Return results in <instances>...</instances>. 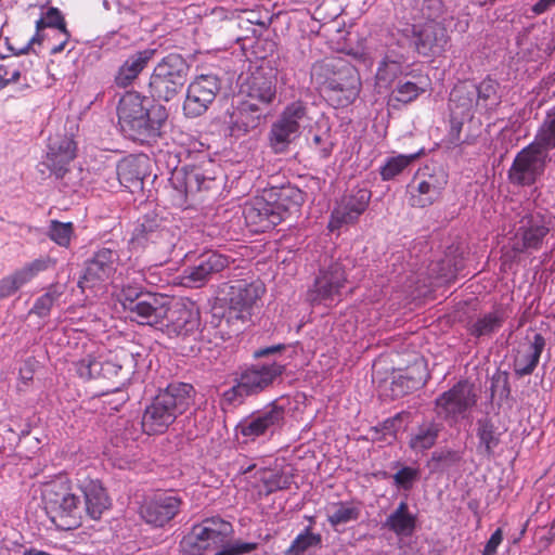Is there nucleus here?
<instances>
[{
    "instance_id": "48",
    "label": "nucleus",
    "mask_w": 555,
    "mask_h": 555,
    "mask_svg": "<svg viewBox=\"0 0 555 555\" xmlns=\"http://www.w3.org/2000/svg\"><path fill=\"white\" fill-rule=\"evenodd\" d=\"M401 75H409L405 73L402 62L386 55L377 67L376 80L379 85L389 86Z\"/></svg>"
},
{
    "instance_id": "53",
    "label": "nucleus",
    "mask_w": 555,
    "mask_h": 555,
    "mask_svg": "<svg viewBox=\"0 0 555 555\" xmlns=\"http://www.w3.org/2000/svg\"><path fill=\"white\" fill-rule=\"evenodd\" d=\"M26 64L9 61L8 63L0 64V89L5 88L11 83H15L22 76H26Z\"/></svg>"
},
{
    "instance_id": "30",
    "label": "nucleus",
    "mask_w": 555,
    "mask_h": 555,
    "mask_svg": "<svg viewBox=\"0 0 555 555\" xmlns=\"http://www.w3.org/2000/svg\"><path fill=\"white\" fill-rule=\"evenodd\" d=\"M240 92L245 101L268 105L276 95L275 79L271 75L256 72L242 83Z\"/></svg>"
},
{
    "instance_id": "28",
    "label": "nucleus",
    "mask_w": 555,
    "mask_h": 555,
    "mask_svg": "<svg viewBox=\"0 0 555 555\" xmlns=\"http://www.w3.org/2000/svg\"><path fill=\"white\" fill-rule=\"evenodd\" d=\"M545 348V338L535 333L532 339L520 344L513 358V371L517 377L531 375L537 369Z\"/></svg>"
},
{
    "instance_id": "34",
    "label": "nucleus",
    "mask_w": 555,
    "mask_h": 555,
    "mask_svg": "<svg viewBox=\"0 0 555 555\" xmlns=\"http://www.w3.org/2000/svg\"><path fill=\"white\" fill-rule=\"evenodd\" d=\"M154 54V49H145L129 55L115 76L116 85L121 88L130 86L146 67Z\"/></svg>"
},
{
    "instance_id": "21",
    "label": "nucleus",
    "mask_w": 555,
    "mask_h": 555,
    "mask_svg": "<svg viewBox=\"0 0 555 555\" xmlns=\"http://www.w3.org/2000/svg\"><path fill=\"white\" fill-rule=\"evenodd\" d=\"M550 228L542 216L526 215L520 219L512 238V250L518 254L539 250Z\"/></svg>"
},
{
    "instance_id": "49",
    "label": "nucleus",
    "mask_w": 555,
    "mask_h": 555,
    "mask_svg": "<svg viewBox=\"0 0 555 555\" xmlns=\"http://www.w3.org/2000/svg\"><path fill=\"white\" fill-rule=\"evenodd\" d=\"M64 286L57 283L51 284L47 292L38 297L30 309V313L39 318H47L50 314L54 302L63 295Z\"/></svg>"
},
{
    "instance_id": "63",
    "label": "nucleus",
    "mask_w": 555,
    "mask_h": 555,
    "mask_svg": "<svg viewBox=\"0 0 555 555\" xmlns=\"http://www.w3.org/2000/svg\"><path fill=\"white\" fill-rule=\"evenodd\" d=\"M332 152L331 147H324L321 150L322 157H328Z\"/></svg>"
},
{
    "instance_id": "44",
    "label": "nucleus",
    "mask_w": 555,
    "mask_h": 555,
    "mask_svg": "<svg viewBox=\"0 0 555 555\" xmlns=\"http://www.w3.org/2000/svg\"><path fill=\"white\" fill-rule=\"evenodd\" d=\"M258 474L266 495L279 490L288 489L292 483L293 475L281 469L263 468Z\"/></svg>"
},
{
    "instance_id": "42",
    "label": "nucleus",
    "mask_w": 555,
    "mask_h": 555,
    "mask_svg": "<svg viewBox=\"0 0 555 555\" xmlns=\"http://www.w3.org/2000/svg\"><path fill=\"white\" fill-rule=\"evenodd\" d=\"M115 175L119 184L126 189L132 190L142 185V171L137 158L129 157L120 160L116 166Z\"/></svg>"
},
{
    "instance_id": "23",
    "label": "nucleus",
    "mask_w": 555,
    "mask_h": 555,
    "mask_svg": "<svg viewBox=\"0 0 555 555\" xmlns=\"http://www.w3.org/2000/svg\"><path fill=\"white\" fill-rule=\"evenodd\" d=\"M55 263V260L50 257H40L2 278L0 280V300L15 294L39 273L54 268Z\"/></svg>"
},
{
    "instance_id": "1",
    "label": "nucleus",
    "mask_w": 555,
    "mask_h": 555,
    "mask_svg": "<svg viewBox=\"0 0 555 555\" xmlns=\"http://www.w3.org/2000/svg\"><path fill=\"white\" fill-rule=\"evenodd\" d=\"M233 531L232 524L219 516L205 518L181 540V551L185 555H203L209 550L220 548L215 555H243L258 547L255 542H229Z\"/></svg>"
},
{
    "instance_id": "61",
    "label": "nucleus",
    "mask_w": 555,
    "mask_h": 555,
    "mask_svg": "<svg viewBox=\"0 0 555 555\" xmlns=\"http://www.w3.org/2000/svg\"><path fill=\"white\" fill-rule=\"evenodd\" d=\"M21 376L25 382L33 379V373L30 370H21Z\"/></svg>"
},
{
    "instance_id": "40",
    "label": "nucleus",
    "mask_w": 555,
    "mask_h": 555,
    "mask_svg": "<svg viewBox=\"0 0 555 555\" xmlns=\"http://www.w3.org/2000/svg\"><path fill=\"white\" fill-rule=\"evenodd\" d=\"M440 431V424L434 421L424 422L411 434L409 447L416 453L424 452L435 446Z\"/></svg>"
},
{
    "instance_id": "54",
    "label": "nucleus",
    "mask_w": 555,
    "mask_h": 555,
    "mask_svg": "<svg viewBox=\"0 0 555 555\" xmlns=\"http://www.w3.org/2000/svg\"><path fill=\"white\" fill-rule=\"evenodd\" d=\"M462 461V453L456 450L443 449L431 454L430 463L436 469H448Z\"/></svg>"
},
{
    "instance_id": "4",
    "label": "nucleus",
    "mask_w": 555,
    "mask_h": 555,
    "mask_svg": "<svg viewBox=\"0 0 555 555\" xmlns=\"http://www.w3.org/2000/svg\"><path fill=\"white\" fill-rule=\"evenodd\" d=\"M42 501L51 520L63 530L80 526L83 508L80 496L64 480L48 482L42 488Z\"/></svg>"
},
{
    "instance_id": "12",
    "label": "nucleus",
    "mask_w": 555,
    "mask_h": 555,
    "mask_svg": "<svg viewBox=\"0 0 555 555\" xmlns=\"http://www.w3.org/2000/svg\"><path fill=\"white\" fill-rule=\"evenodd\" d=\"M130 361L129 356L121 351V356L112 352L99 357L88 354L74 365L76 373L83 379L103 377L121 385L128 379V373L122 372L124 364Z\"/></svg>"
},
{
    "instance_id": "8",
    "label": "nucleus",
    "mask_w": 555,
    "mask_h": 555,
    "mask_svg": "<svg viewBox=\"0 0 555 555\" xmlns=\"http://www.w3.org/2000/svg\"><path fill=\"white\" fill-rule=\"evenodd\" d=\"M124 309L132 321L143 325H153L165 315L164 295L145 293L139 285L124 284L118 295Z\"/></svg>"
},
{
    "instance_id": "3",
    "label": "nucleus",
    "mask_w": 555,
    "mask_h": 555,
    "mask_svg": "<svg viewBox=\"0 0 555 555\" xmlns=\"http://www.w3.org/2000/svg\"><path fill=\"white\" fill-rule=\"evenodd\" d=\"M191 384L172 383L159 391L145 408L142 428L147 435L165 433L176 418L183 414L193 401Z\"/></svg>"
},
{
    "instance_id": "59",
    "label": "nucleus",
    "mask_w": 555,
    "mask_h": 555,
    "mask_svg": "<svg viewBox=\"0 0 555 555\" xmlns=\"http://www.w3.org/2000/svg\"><path fill=\"white\" fill-rule=\"evenodd\" d=\"M555 4L551 0H539L535 4H533L532 12L535 15H540L548 11Z\"/></svg>"
},
{
    "instance_id": "47",
    "label": "nucleus",
    "mask_w": 555,
    "mask_h": 555,
    "mask_svg": "<svg viewBox=\"0 0 555 555\" xmlns=\"http://www.w3.org/2000/svg\"><path fill=\"white\" fill-rule=\"evenodd\" d=\"M360 516V508L349 502L333 503L327 511V520L332 527L354 521Z\"/></svg>"
},
{
    "instance_id": "27",
    "label": "nucleus",
    "mask_w": 555,
    "mask_h": 555,
    "mask_svg": "<svg viewBox=\"0 0 555 555\" xmlns=\"http://www.w3.org/2000/svg\"><path fill=\"white\" fill-rule=\"evenodd\" d=\"M75 157L76 143L70 137L55 135L49 139L46 164L56 178L64 176Z\"/></svg>"
},
{
    "instance_id": "14",
    "label": "nucleus",
    "mask_w": 555,
    "mask_h": 555,
    "mask_svg": "<svg viewBox=\"0 0 555 555\" xmlns=\"http://www.w3.org/2000/svg\"><path fill=\"white\" fill-rule=\"evenodd\" d=\"M169 304L167 297L164 296L165 315L152 326L165 327L169 336H186L193 333L199 322V313L194 304L183 301Z\"/></svg>"
},
{
    "instance_id": "57",
    "label": "nucleus",
    "mask_w": 555,
    "mask_h": 555,
    "mask_svg": "<svg viewBox=\"0 0 555 555\" xmlns=\"http://www.w3.org/2000/svg\"><path fill=\"white\" fill-rule=\"evenodd\" d=\"M59 34L61 37V41L57 44H53L50 47L51 54H57V53H61L62 51H64V49L69 40L70 35H69L68 30H64Z\"/></svg>"
},
{
    "instance_id": "60",
    "label": "nucleus",
    "mask_w": 555,
    "mask_h": 555,
    "mask_svg": "<svg viewBox=\"0 0 555 555\" xmlns=\"http://www.w3.org/2000/svg\"><path fill=\"white\" fill-rule=\"evenodd\" d=\"M398 422V418L395 417L392 420H387L385 423H384V428L387 430V434L390 435L392 438H395V433H396V429H395V426Z\"/></svg>"
},
{
    "instance_id": "46",
    "label": "nucleus",
    "mask_w": 555,
    "mask_h": 555,
    "mask_svg": "<svg viewBox=\"0 0 555 555\" xmlns=\"http://www.w3.org/2000/svg\"><path fill=\"white\" fill-rule=\"evenodd\" d=\"M420 152L404 155L399 154L388 157L385 164L379 168V175L383 181H390L403 172L418 156Z\"/></svg>"
},
{
    "instance_id": "37",
    "label": "nucleus",
    "mask_w": 555,
    "mask_h": 555,
    "mask_svg": "<svg viewBox=\"0 0 555 555\" xmlns=\"http://www.w3.org/2000/svg\"><path fill=\"white\" fill-rule=\"evenodd\" d=\"M384 527L393 532L397 537L408 538L415 531L416 516L410 512L408 503L402 501L397 508L388 515Z\"/></svg>"
},
{
    "instance_id": "50",
    "label": "nucleus",
    "mask_w": 555,
    "mask_h": 555,
    "mask_svg": "<svg viewBox=\"0 0 555 555\" xmlns=\"http://www.w3.org/2000/svg\"><path fill=\"white\" fill-rule=\"evenodd\" d=\"M532 144L540 150H544L546 154L548 150L555 147V106L547 113Z\"/></svg>"
},
{
    "instance_id": "10",
    "label": "nucleus",
    "mask_w": 555,
    "mask_h": 555,
    "mask_svg": "<svg viewBox=\"0 0 555 555\" xmlns=\"http://www.w3.org/2000/svg\"><path fill=\"white\" fill-rule=\"evenodd\" d=\"M284 370L285 365L278 362L250 365L241 373L236 384L224 392V399L230 403H241L244 397L270 387Z\"/></svg>"
},
{
    "instance_id": "56",
    "label": "nucleus",
    "mask_w": 555,
    "mask_h": 555,
    "mask_svg": "<svg viewBox=\"0 0 555 555\" xmlns=\"http://www.w3.org/2000/svg\"><path fill=\"white\" fill-rule=\"evenodd\" d=\"M502 541H503V531L501 528H498L491 534L490 539L486 543L481 555H495L498 547L502 543Z\"/></svg>"
},
{
    "instance_id": "31",
    "label": "nucleus",
    "mask_w": 555,
    "mask_h": 555,
    "mask_svg": "<svg viewBox=\"0 0 555 555\" xmlns=\"http://www.w3.org/2000/svg\"><path fill=\"white\" fill-rule=\"evenodd\" d=\"M79 489L85 498L83 512L91 519L99 520L112 505L105 488L98 479H85L80 481Z\"/></svg>"
},
{
    "instance_id": "5",
    "label": "nucleus",
    "mask_w": 555,
    "mask_h": 555,
    "mask_svg": "<svg viewBox=\"0 0 555 555\" xmlns=\"http://www.w3.org/2000/svg\"><path fill=\"white\" fill-rule=\"evenodd\" d=\"M323 89L337 106L354 102L361 90V79L354 66L341 59H332L321 65Z\"/></svg>"
},
{
    "instance_id": "36",
    "label": "nucleus",
    "mask_w": 555,
    "mask_h": 555,
    "mask_svg": "<svg viewBox=\"0 0 555 555\" xmlns=\"http://www.w3.org/2000/svg\"><path fill=\"white\" fill-rule=\"evenodd\" d=\"M46 27L53 28L57 33L67 30L64 17L59 9L50 8L46 12V15L36 22V34L27 41V43L25 46H23L21 48H16V47L11 46L8 42L9 50L12 51L16 55L28 53V51L31 49L33 44H35L36 42L37 43L41 42L42 37L40 35V31Z\"/></svg>"
},
{
    "instance_id": "9",
    "label": "nucleus",
    "mask_w": 555,
    "mask_h": 555,
    "mask_svg": "<svg viewBox=\"0 0 555 555\" xmlns=\"http://www.w3.org/2000/svg\"><path fill=\"white\" fill-rule=\"evenodd\" d=\"M308 124L307 106L301 101L286 105L271 125L268 135L270 147L274 153L285 152Z\"/></svg>"
},
{
    "instance_id": "38",
    "label": "nucleus",
    "mask_w": 555,
    "mask_h": 555,
    "mask_svg": "<svg viewBox=\"0 0 555 555\" xmlns=\"http://www.w3.org/2000/svg\"><path fill=\"white\" fill-rule=\"evenodd\" d=\"M414 80L400 79L392 90L390 101L402 104L414 102L421 94L425 93L430 86L428 76L417 74L413 76Z\"/></svg>"
},
{
    "instance_id": "64",
    "label": "nucleus",
    "mask_w": 555,
    "mask_h": 555,
    "mask_svg": "<svg viewBox=\"0 0 555 555\" xmlns=\"http://www.w3.org/2000/svg\"><path fill=\"white\" fill-rule=\"evenodd\" d=\"M312 141H313V143H314L315 145H319V144L321 143V141H322V138H321V135L315 134V135L313 137V140H312Z\"/></svg>"
},
{
    "instance_id": "25",
    "label": "nucleus",
    "mask_w": 555,
    "mask_h": 555,
    "mask_svg": "<svg viewBox=\"0 0 555 555\" xmlns=\"http://www.w3.org/2000/svg\"><path fill=\"white\" fill-rule=\"evenodd\" d=\"M266 288L260 281L246 282L236 281L228 292L230 310L237 312V318L244 319L250 314V310L258 299L263 295Z\"/></svg>"
},
{
    "instance_id": "20",
    "label": "nucleus",
    "mask_w": 555,
    "mask_h": 555,
    "mask_svg": "<svg viewBox=\"0 0 555 555\" xmlns=\"http://www.w3.org/2000/svg\"><path fill=\"white\" fill-rule=\"evenodd\" d=\"M182 499L173 491L154 494L140 507L142 519L154 527H164L180 512Z\"/></svg>"
},
{
    "instance_id": "52",
    "label": "nucleus",
    "mask_w": 555,
    "mask_h": 555,
    "mask_svg": "<svg viewBox=\"0 0 555 555\" xmlns=\"http://www.w3.org/2000/svg\"><path fill=\"white\" fill-rule=\"evenodd\" d=\"M74 227L72 222H61L52 220L49 225L48 236L59 246L68 247L70 245Z\"/></svg>"
},
{
    "instance_id": "24",
    "label": "nucleus",
    "mask_w": 555,
    "mask_h": 555,
    "mask_svg": "<svg viewBox=\"0 0 555 555\" xmlns=\"http://www.w3.org/2000/svg\"><path fill=\"white\" fill-rule=\"evenodd\" d=\"M214 181L215 177L202 166L176 168L170 177L172 188L184 196L210 189Z\"/></svg>"
},
{
    "instance_id": "33",
    "label": "nucleus",
    "mask_w": 555,
    "mask_h": 555,
    "mask_svg": "<svg viewBox=\"0 0 555 555\" xmlns=\"http://www.w3.org/2000/svg\"><path fill=\"white\" fill-rule=\"evenodd\" d=\"M475 431L478 439L477 453L491 459L494 455V450L501 442L502 431H500L494 421L489 416H482L477 420Z\"/></svg>"
},
{
    "instance_id": "19",
    "label": "nucleus",
    "mask_w": 555,
    "mask_h": 555,
    "mask_svg": "<svg viewBox=\"0 0 555 555\" xmlns=\"http://www.w3.org/2000/svg\"><path fill=\"white\" fill-rule=\"evenodd\" d=\"M546 158V152L531 143L516 155L508 170L509 181L517 185L534 183L544 171Z\"/></svg>"
},
{
    "instance_id": "6",
    "label": "nucleus",
    "mask_w": 555,
    "mask_h": 555,
    "mask_svg": "<svg viewBox=\"0 0 555 555\" xmlns=\"http://www.w3.org/2000/svg\"><path fill=\"white\" fill-rule=\"evenodd\" d=\"M189 69V64L180 54L171 53L165 56L151 75V96L157 101L172 100L186 82Z\"/></svg>"
},
{
    "instance_id": "7",
    "label": "nucleus",
    "mask_w": 555,
    "mask_h": 555,
    "mask_svg": "<svg viewBox=\"0 0 555 555\" xmlns=\"http://www.w3.org/2000/svg\"><path fill=\"white\" fill-rule=\"evenodd\" d=\"M352 268L349 258L332 259L322 264L314 279L312 287L308 291L311 304H332L340 299L341 291L347 283L348 271Z\"/></svg>"
},
{
    "instance_id": "13",
    "label": "nucleus",
    "mask_w": 555,
    "mask_h": 555,
    "mask_svg": "<svg viewBox=\"0 0 555 555\" xmlns=\"http://www.w3.org/2000/svg\"><path fill=\"white\" fill-rule=\"evenodd\" d=\"M281 201L282 197L280 201L269 202L262 196H257L246 202L243 216L250 231L266 232L281 223L288 215V208Z\"/></svg>"
},
{
    "instance_id": "45",
    "label": "nucleus",
    "mask_w": 555,
    "mask_h": 555,
    "mask_svg": "<svg viewBox=\"0 0 555 555\" xmlns=\"http://www.w3.org/2000/svg\"><path fill=\"white\" fill-rule=\"evenodd\" d=\"M322 535L313 532L311 526H307L292 541L291 545L285 550L284 555H304L311 548L321 547Z\"/></svg>"
},
{
    "instance_id": "15",
    "label": "nucleus",
    "mask_w": 555,
    "mask_h": 555,
    "mask_svg": "<svg viewBox=\"0 0 555 555\" xmlns=\"http://www.w3.org/2000/svg\"><path fill=\"white\" fill-rule=\"evenodd\" d=\"M234 262L230 256L218 250H206L198 256L193 266L185 268L181 274V284L185 287H202L216 274Z\"/></svg>"
},
{
    "instance_id": "32",
    "label": "nucleus",
    "mask_w": 555,
    "mask_h": 555,
    "mask_svg": "<svg viewBox=\"0 0 555 555\" xmlns=\"http://www.w3.org/2000/svg\"><path fill=\"white\" fill-rule=\"evenodd\" d=\"M415 48L424 56L437 55L444 51L448 43L446 28L435 22L426 23L415 31Z\"/></svg>"
},
{
    "instance_id": "17",
    "label": "nucleus",
    "mask_w": 555,
    "mask_h": 555,
    "mask_svg": "<svg viewBox=\"0 0 555 555\" xmlns=\"http://www.w3.org/2000/svg\"><path fill=\"white\" fill-rule=\"evenodd\" d=\"M119 264V254L117 250L102 247L86 261L83 274L78 282V286L94 288L107 283L116 273Z\"/></svg>"
},
{
    "instance_id": "41",
    "label": "nucleus",
    "mask_w": 555,
    "mask_h": 555,
    "mask_svg": "<svg viewBox=\"0 0 555 555\" xmlns=\"http://www.w3.org/2000/svg\"><path fill=\"white\" fill-rule=\"evenodd\" d=\"M505 318V312L502 309L486 313L470 324L469 334L476 338L491 336L502 327Z\"/></svg>"
},
{
    "instance_id": "2",
    "label": "nucleus",
    "mask_w": 555,
    "mask_h": 555,
    "mask_svg": "<svg viewBox=\"0 0 555 555\" xmlns=\"http://www.w3.org/2000/svg\"><path fill=\"white\" fill-rule=\"evenodd\" d=\"M145 102L135 92H128L119 100L117 114L120 130L133 141L147 142L158 137L168 116L164 106L154 105L147 108Z\"/></svg>"
},
{
    "instance_id": "18",
    "label": "nucleus",
    "mask_w": 555,
    "mask_h": 555,
    "mask_svg": "<svg viewBox=\"0 0 555 555\" xmlns=\"http://www.w3.org/2000/svg\"><path fill=\"white\" fill-rule=\"evenodd\" d=\"M220 90V79L214 74L197 76L188 87L183 111L188 117L204 114Z\"/></svg>"
},
{
    "instance_id": "39",
    "label": "nucleus",
    "mask_w": 555,
    "mask_h": 555,
    "mask_svg": "<svg viewBox=\"0 0 555 555\" xmlns=\"http://www.w3.org/2000/svg\"><path fill=\"white\" fill-rule=\"evenodd\" d=\"M499 82L491 78H486L478 85H473L478 113L486 114L492 112L500 105L501 95L499 94Z\"/></svg>"
},
{
    "instance_id": "16",
    "label": "nucleus",
    "mask_w": 555,
    "mask_h": 555,
    "mask_svg": "<svg viewBox=\"0 0 555 555\" xmlns=\"http://www.w3.org/2000/svg\"><path fill=\"white\" fill-rule=\"evenodd\" d=\"M284 418L285 410L273 403L242 420L236 426V433L244 437L246 442L262 436H272L282 427Z\"/></svg>"
},
{
    "instance_id": "55",
    "label": "nucleus",
    "mask_w": 555,
    "mask_h": 555,
    "mask_svg": "<svg viewBox=\"0 0 555 555\" xmlns=\"http://www.w3.org/2000/svg\"><path fill=\"white\" fill-rule=\"evenodd\" d=\"M420 478V469L412 466H402L393 476V485L398 489L410 491Z\"/></svg>"
},
{
    "instance_id": "22",
    "label": "nucleus",
    "mask_w": 555,
    "mask_h": 555,
    "mask_svg": "<svg viewBox=\"0 0 555 555\" xmlns=\"http://www.w3.org/2000/svg\"><path fill=\"white\" fill-rule=\"evenodd\" d=\"M371 199V192L367 189H354L350 194L345 195L335 206L331 214L328 229L335 231L343 225L352 224L365 211Z\"/></svg>"
},
{
    "instance_id": "26",
    "label": "nucleus",
    "mask_w": 555,
    "mask_h": 555,
    "mask_svg": "<svg viewBox=\"0 0 555 555\" xmlns=\"http://www.w3.org/2000/svg\"><path fill=\"white\" fill-rule=\"evenodd\" d=\"M416 185L412 184L410 203L414 207H426L436 202L448 183V175L439 170L421 179L416 178Z\"/></svg>"
},
{
    "instance_id": "11",
    "label": "nucleus",
    "mask_w": 555,
    "mask_h": 555,
    "mask_svg": "<svg viewBox=\"0 0 555 555\" xmlns=\"http://www.w3.org/2000/svg\"><path fill=\"white\" fill-rule=\"evenodd\" d=\"M474 384L460 380L452 388L438 396L435 400L436 412L448 424H457L467 417L477 403Z\"/></svg>"
},
{
    "instance_id": "35",
    "label": "nucleus",
    "mask_w": 555,
    "mask_h": 555,
    "mask_svg": "<svg viewBox=\"0 0 555 555\" xmlns=\"http://www.w3.org/2000/svg\"><path fill=\"white\" fill-rule=\"evenodd\" d=\"M474 92L473 83H460L453 88L449 105L455 118H472L473 114L477 112Z\"/></svg>"
},
{
    "instance_id": "43",
    "label": "nucleus",
    "mask_w": 555,
    "mask_h": 555,
    "mask_svg": "<svg viewBox=\"0 0 555 555\" xmlns=\"http://www.w3.org/2000/svg\"><path fill=\"white\" fill-rule=\"evenodd\" d=\"M162 219L156 215L147 214L139 219L130 238L129 244L133 248H145L150 246L151 236L160 225Z\"/></svg>"
},
{
    "instance_id": "62",
    "label": "nucleus",
    "mask_w": 555,
    "mask_h": 555,
    "mask_svg": "<svg viewBox=\"0 0 555 555\" xmlns=\"http://www.w3.org/2000/svg\"><path fill=\"white\" fill-rule=\"evenodd\" d=\"M29 434L28 426L26 428L22 429L20 434H17L18 440H21L23 437L27 436Z\"/></svg>"
},
{
    "instance_id": "51",
    "label": "nucleus",
    "mask_w": 555,
    "mask_h": 555,
    "mask_svg": "<svg viewBox=\"0 0 555 555\" xmlns=\"http://www.w3.org/2000/svg\"><path fill=\"white\" fill-rule=\"evenodd\" d=\"M176 243L177 237L175 233L167 229L162 222L152 234L150 245H155L162 254L170 256L176 247Z\"/></svg>"
},
{
    "instance_id": "29",
    "label": "nucleus",
    "mask_w": 555,
    "mask_h": 555,
    "mask_svg": "<svg viewBox=\"0 0 555 555\" xmlns=\"http://www.w3.org/2000/svg\"><path fill=\"white\" fill-rule=\"evenodd\" d=\"M264 114L259 104L243 100L230 114L229 129L231 135H242L256 129Z\"/></svg>"
},
{
    "instance_id": "58",
    "label": "nucleus",
    "mask_w": 555,
    "mask_h": 555,
    "mask_svg": "<svg viewBox=\"0 0 555 555\" xmlns=\"http://www.w3.org/2000/svg\"><path fill=\"white\" fill-rule=\"evenodd\" d=\"M284 348H285V346L282 344L274 345L271 347L260 348L255 351L254 357L255 358L267 357V356H270V354H273L276 352H281Z\"/></svg>"
}]
</instances>
